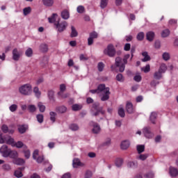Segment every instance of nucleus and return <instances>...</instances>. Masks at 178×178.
<instances>
[{"label": "nucleus", "mask_w": 178, "mask_h": 178, "mask_svg": "<svg viewBox=\"0 0 178 178\" xmlns=\"http://www.w3.org/2000/svg\"><path fill=\"white\" fill-rule=\"evenodd\" d=\"M92 108L90 112L92 116H95L98 121L102 120L105 116V110L104 107H99V103H95L92 104Z\"/></svg>", "instance_id": "1"}, {"label": "nucleus", "mask_w": 178, "mask_h": 178, "mask_svg": "<svg viewBox=\"0 0 178 178\" xmlns=\"http://www.w3.org/2000/svg\"><path fill=\"white\" fill-rule=\"evenodd\" d=\"M97 91L99 92H104L103 96L101 97V101L105 102L109 99V95H111L110 88H106L105 84L102 83L97 86Z\"/></svg>", "instance_id": "2"}, {"label": "nucleus", "mask_w": 178, "mask_h": 178, "mask_svg": "<svg viewBox=\"0 0 178 178\" xmlns=\"http://www.w3.org/2000/svg\"><path fill=\"white\" fill-rule=\"evenodd\" d=\"M33 87L30 83H26L19 88V91L22 95H31Z\"/></svg>", "instance_id": "3"}, {"label": "nucleus", "mask_w": 178, "mask_h": 178, "mask_svg": "<svg viewBox=\"0 0 178 178\" xmlns=\"http://www.w3.org/2000/svg\"><path fill=\"white\" fill-rule=\"evenodd\" d=\"M54 26L58 33H63V31H65L67 28L68 24L66 21H63L61 22H59L58 21L54 23Z\"/></svg>", "instance_id": "4"}, {"label": "nucleus", "mask_w": 178, "mask_h": 178, "mask_svg": "<svg viewBox=\"0 0 178 178\" xmlns=\"http://www.w3.org/2000/svg\"><path fill=\"white\" fill-rule=\"evenodd\" d=\"M104 55H107L110 58H113L116 55V50L113 44H108L107 48L104 50Z\"/></svg>", "instance_id": "5"}, {"label": "nucleus", "mask_w": 178, "mask_h": 178, "mask_svg": "<svg viewBox=\"0 0 178 178\" xmlns=\"http://www.w3.org/2000/svg\"><path fill=\"white\" fill-rule=\"evenodd\" d=\"M11 149L8 147V145H3L0 148V152L2 154V156L4 158H8L9 156V154H10Z\"/></svg>", "instance_id": "6"}, {"label": "nucleus", "mask_w": 178, "mask_h": 178, "mask_svg": "<svg viewBox=\"0 0 178 178\" xmlns=\"http://www.w3.org/2000/svg\"><path fill=\"white\" fill-rule=\"evenodd\" d=\"M89 126H91L92 127H93V129H92V133H94V134H98V133L101 131V127H99V124H98V123L94 121H90L89 122Z\"/></svg>", "instance_id": "7"}, {"label": "nucleus", "mask_w": 178, "mask_h": 178, "mask_svg": "<svg viewBox=\"0 0 178 178\" xmlns=\"http://www.w3.org/2000/svg\"><path fill=\"white\" fill-rule=\"evenodd\" d=\"M22 55H23V53L22 51H19V49H17V48H15L13 50V60H15L16 62H17L18 60H20V58Z\"/></svg>", "instance_id": "8"}, {"label": "nucleus", "mask_w": 178, "mask_h": 178, "mask_svg": "<svg viewBox=\"0 0 178 178\" xmlns=\"http://www.w3.org/2000/svg\"><path fill=\"white\" fill-rule=\"evenodd\" d=\"M98 38V33L93 31L89 34V38H88V45L91 46L94 44V40Z\"/></svg>", "instance_id": "9"}, {"label": "nucleus", "mask_w": 178, "mask_h": 178, "mask_svg": "<svg viewBox=\"0 0 178 178\" xmlns=\"http://www.w3.org/2000/svg\"><path fill=\"white\" fill-rule=\"evenodd\" d=\"M143 133L146 138H152L154 137V134L151 132V128L149 127H145L143 130Z\"/></svg>", "instance_id": "10"}, {"label": "nucleus", "mask_w": 178, "mask_h": 178, "mask_svg": "<svg viewBox=\"0 0 178 178\" xmlns=\"http://www.w3.org/2000/svg\"><path fill=\"white\" fill-rule=\"evenodd\" d=\"M72 166L73 168H79V166H84V163L80 161V159L75 158L72 161Z\"/></svg>", "instance_id": "11"}, {"label": "nucleus", "mask_w": 178, "mask_h": 178, "mask_svg": "<svg viewBox=\"0 0 178 178\" xmlns=\"http://www.w3.org/2000/svg\"><path fill=\"white\" fill-rule=\"evenodd\" d=\"M16 148H23V149H27V145H24L22 141H17L14 143V146Z\"/></svg>", "instance_id": "12"}, {"label": "nucleus", "mask_w": 178, "mask_h": 178, "mask_svg": "<svg viewBox=\"0 0 178 178\" xmlns=\"http://www.w3.org/2000/svg\"><path fill=\"white\" fill-rule=\"evenodd\" d=\"M126 111L128 113H134V108H133V104H131V102L127 103Z\"/></svg>", "instance_id": "13"}, {"label": "nucleus", "mask_w": 178, "mask_h": 178, "mask_svg": "<svg viewBox=\"0 0 178 178\" xmlns=\"http://www.w3.org/2000/svg\"><path fill=\"white\" fill-rule=\"evenodd\" d=\"M47 97L49 101L55 102V92H54V90H49L47 92Z\"/></svg>", "instance_id": "14"}, {"label": "nucleus", "mask_w": 178, "mask_h": 178, "mask_svg": "<svg viewBox=\"0 0 178 178\" xmlns=\"http://www.w3.org/2000/svg\"><path fill=\"white\" fill-rule=\"evenodd\" d=\"M5 141L6 144H8V145H11V147H13L15 145V138H12L11 136L6 138Z\"/></svg>", "instance_id": "15"}, {"label": "nucleus", "mask_w": 178, "mask_h": 178, "mask_svg": "<svg viewBox=\"0 0 178 178\" xmlns=\"http://www.w3.org/2000/svg\"><path fill=\"white\" fill-rule=\"evenodd\" d=\"M155 37V33L153 31H149L146 33V38L147 41H154V38Z\"/></svg>", "instance_id": "16"}, {"label": "nucleus", "mask_w": 178, "mask_h": 178, "mask_svg": "<svg viewBox=\"0 0 178 178\" xmlns=\"http://www.w3.org/2000/svg\"><path fill=\"white\" fill-rule=\"evenodd\" d=\"M22 170H24V168H19L18 170L15 171V177L17 178L23 177Z\"/></svg>", "instance_id": "17"}, {"label": "nucleus", "mask_w": 178, "mask_h": 178, "mask_svg": "<svg viewBox=\"0 0 178 178\" xmlns=\"http://www.w3.org/2000/svg\"><path fill=\"white\" fill-rule=\"evenodd\" d=\"M170 175L172 177H176L178 176V170L175 168L170 167Z\"/></svg>", "instance_id": "18"}, {"label": "nucleus", "mask_w": 178, "mask_h": 178, "mask_svg": "<svg viewBox=\"0 0 178 178\" xmlns=\"http://www.w3.org/2000/svg\"><path fill=\"white\" fill-rule=\"evenodd\" d=\"M77 35H79V32H77V30H76V27L71 26L70 37L72 38H74L75 37H77Z\"/></svg>", "instance_id": "19"}, {"label": "nucleus", "mask_w": 178, "mask_h": 178, "mask_svg": "<svg viewBox=\"0 0 178 178\" xmlns=\"http://www.w3.org/2000/svg\"><path fill=\"white\" fill-rule=\"evenodd\" d=\"M56 111L58 113H65L67 111V108L65 106H60L56 108Z\"/></svg>", "instance_id": "20"}, {"label": "nucleus", "mask_w": 178, "mask_h": 178, "mask_svg": "<svg viewBox=\"0 0 178 178\" xmlns=\"http://www.w3.org/2000/svg\"><path fill=\"white\" fill-rule=\"evenodd\" d=\"M142 56L144 57L142 59V62H148V61L151 60V56H149V55H148V52H147V51L143 52Z\"/></svg>", "instance_id": "21"}, {"label": "nucleus", "mask_w": 178, "mask_h": 178, "mask_svg": "<svg viewBox=\"0 0 178 178\" xmlns=\"http://www.w3.org/2000/svg\"><path fill=\"white\" fill-rule=\"evenodd\" d=\"M156 118H158V113H156V112H152L149 116V119L153 124H155V120H156Z\"/></svg>", "instance_id": "22"}, {"label": "nucleus", "mask_w": 178, "mask_h": 178, "mask_svg": "<svg viewBox=\"0 0 178 178\" xmlns=\"http://www.w3.org/2000/svg\"><path fill=\"white\" fill-rule=\"evenodd\" d=\"M26 161H24V159H20V158H17L13 160V163H15V165H24Z\"/></svg>", "instance_id": "23"}, {"label": "nucleus", "mask_w": 178, "mask_h": 178, "mask_svg": "<svg viewBox=\"0 0 178 178\" xmlns=\"http://www.w3.org/2000/svg\"><path fill=\"white\" fill-rule=\"evenodd\" d=\"M61 17L64 19V20H67V19L70 17V14H69V11H67V10H64L61 13Z\"/></svg>", "instance_id": "24"}, {"label": "nucleus", "mask_w": 178, "mask_h": 178, "mask_svg": "<svg viewBox=\"0 0 178 178\" xmlns=\"http://www.w3.org/2000/svg\"><path fill=\"white\" fill-rule=\"evenodd\" d=\"M130 147V142L129 140H124L121 143L122 149H127Z\"/></svg>", "instance_id": "25"}, {"label": "nucleus", "mask_w": 178, "mask_h": 178, "mask_svg": "<svg viewBox=\"0 0 178 178\" xmlns=\"http://www.w3.org/2000/svg\"><path fill=\"white\" fill-rule=\"evenodd\" d=\"M12 159H16L19 156V153L16 150H10L9 156Z\"/></svg>", "instance_id": "26"}, {"label": "nucleus", "mask_w": 178, "mask_h": 178, "mask_svg": "<svg viewBox=\"0 0 178 178\" xmlns=\"http://www.w3.org/2000/svg\"><path fill=\"white\" fill-rule=\"evenodd\" d=\"M170 35V31L169 29H164L161 31V37L163 38H166Z\"/></svg>", "instance_id": "27"}, {"label": "nucleus", "mask_w": 178, "mask_h": 178, "mask_svg": "<svg viewBox=\"0 0 178 178\" xmlns=\"http://www.w3.org/2000/svg\"><path fill=\"white\" fill-rule=\"evenodd\" d=\"M162 72L158 70L157 72H155L154 74V78L156 80H161L162 79Z\"/></svg>", "instance_id": "28"}, {"label": "nucleus", "mask_w": 178, "mask_h": 178, "mask_svg": "<svg viewBox=\"0 0 178 178\" xmlns=\"http://www.w3.org/2000/svg\"><path fill=\"white\" fill-rule=\"evenodd\" d=\"M56 17H58V14L53 13L51 17L48 18L49 23H55L56 22Z\"/></svg>", "instance_id": "29"}, {"label": "nucleus", "mask_w": 178, "mask_h": 178, "mask_svg": "<svg viewBox=\"0 0 178 178\" xmlns=\"http://www.w3.org/2000/svg\"><path fill=\"white\" fill-rule=\"evenodd\" d=\"M38 108H39L40 112L44 113L45 112V105L42 102L38 103Z\"/></svg>", "instance_id": "30"}, {"label": "nucleus", "mask_w": 178, "mask_h": 178, "mask_svg": "<svg viewBox=\"0 0 178 178\" xmlns=\"http://www.w3.org/2000/svg\"><path fill=\"white\" fill-rule=\"evenodd\" d=\"M127 166L128 168H135L138 166V163L137 161H129L127 163Z\"/></svg>", "instance_id": "31"}, {"label": "nucleus", "mask_w": 178, "mask_h": 178, "mask_svg": "<svg viewBox=\"0 0 178 178\" xmlns=\"http://www.w3.org/2000/svg\"><path fill=\"white\" fill-rule=\"evenodd\" d=\"M136 148H137L138 153L141 154L144 152L145 149V146L144 145H137Z\"/></svg>", "instance_id": "32"}, {"label": "nucleus", "mask_w": 178, "mask_h": 178, "mask_svg": "<svg viewBox=\"0 0 178 178\" xmlns=\"http://www.w3.org/2000/svg\"><path fill=\"white\" fill-rule=\"evenodd\" d=\"M44 6H52L54 5V0H42Z\"/></svg>", "instance_id": "33"}, {"label": "nucleus", "mask_w": 178, "mask_h": 178, "mask_svg": "<svg viewBox=\"0 0 178 178\" xmlns=\"http://www.w3.org/2000/svg\"><path fill=\"white\" fill-rule=\"evenodd\" d=\"M50 115V120H51V122H53V123H55L56 120V113L54 112V111H51L49 113Z\"/></svg>", "instance_id": "34"}, {"label": "nucleus", "mask_w": 178, "mask_h": 178, "mask_svg": "<svg viewBox=\"0 0 178 178\" xmlns=\"http://www.w3.org/2000/svg\"><path fill=\"white\" fill-rule=\"evenodd\" d=\"M40 50L42 52H48V45L47 44H40Z\"/></svg>", "instance_id": "35"}, {"label": "nucleus", "mask_w": 178, "mask_h": 178, "mask_svg": "<svg viewBox=\"0 0 178 178\" xmlns=\"http://www.w3.org/2000/svg\"><path fill=\"white\" fill-rule=\"evenodd\" d=\"M166 70H168V67L166 66V64L162 63L160 65L159 71H160L161 73H165V72H166Z\"/></svg>", "instance_id": "36"}, {"label": "nucleus", "mask_w": 178, "mask_h": 178, "mask_svg": "<svg viewBox=\"0 0 178 178\" xmlns=\"http://www.w3.org/2000/svg\"><path fill=\"white\" fill-rule=\"evenodd\" d=\"M123 165V159L122 158H118L115 160V166L117 168H120Z\"/></svg>", "instance_id": "37"}, {"label": "nucleus", "mask_w": 178, "mask_h": 178, "mask_svg": "<svg viewBox=\"0 0 178 178\" xmlns=\"http://www.w3.org/2000/svg\"><path fill=\"white\" fill-rule=\"evenodd\" d=\"M33 92L35 97H37V98H40V97H41V91H40V89L38 88V87H35L33 88Z\"/></svg>", "instance_id": "38"}, {"label": "nucleus", "mask_w": 178, "mask_h": 178, "mask_svg": "<svg viewBox=\"0 0 178 178\" xmlns=\"http://www.w3.org/2000/svg\"><path fill=\"white\" fill-rule=\"evenodd\" d=\"M118 115L120 118H124L126 116V113H124V108L123 107H120L118 108Z\"/></svg>", "instance_id": "39"}, {"label": "nucleus", "mask_w": 178, "mask_h": 178, "mask_svg": "<svg viewBox=\"0 0 178 178\" xmlns=\"http://www.w3.org/2000/svg\"><path fill=\"white\" fill-rule=\"evenodd\" d=\"M25 55L28 58H31V56H33V49L31 48H28L25 51Z\"/></svg>", "instance_id": "40"}, {"label": "nucleus", "mask_w": 178, "mask_h": 178, "mask_svg": "<svg viewBox=\"0 0 178 178\" xmlns=\"http://www.w3.org/2000/svg\"><path fill=\"white\" fill-rule=\"evenodd\" d=\"M66 91V86L65 84H61L60 86V92H58V95H62L63 92Z\"/></svg>", "instance_id": "41"}, {"label": "nucleus", "mask_w": 178, "mask_h": 178, "mask_svg": "<svg viewBox=\"0 0 178 178\" xmlns=\"http://www.w3.org/2000/svg\"><path fill=\"white\" fill-rule=\"evenodd\" d=\"M145 34L144 32H140L138 33L136 38L138 41H143L144 40Z\"/></svg>", "instance_id": "42"}, {"label": "nucleus", "mask_w": 178, "mask_h": 178, "mask_svg": "<svg viewBox=\"0 0 178 178\" xmlns=\"http://www.w3.org/2000/svg\"><path fill=\"white\" fill-rule=\"evenodd\" d=\"M106 6H108V0H101L100 8H102V9H105Z\"/></svg>", "instance_id": "43"}, {"label": "nucleus", "mask_w": 178, "mask_h": 178, "mask_svg": "<svg viewBox=\"0 0 178 178\" xmlns=\"http://www.w3.org/2000/svg\"><path fill=\"white\" fill-rule=\"evenodd\" d=\"M116 80L117 81H120V83H123V81H124V77H123V74H117Z\"/></svg>", "instance_id": "44"}, {"label": "nucleus", "mask_w": 178, "mask_h": 178, "mask_svg": "<svg viewBox=\"0 0 178 178\" xmlns=\"http://www.w3.org/2000/svg\"><path fill=\"white\" fill-rule=\"evenodd\" d=\"M83 107L79 104H73L72 106V111H77L81 110Z\"/></svg>", "instance_id": "45"}, {"label": "nucleus", "mask_w": 178, "mask_h": 178, "mask_svg": "<svg viewBox=\"0 0 178 178\" xmlns=\"http://www.w3.org/2000/svg\"><path fill=\"white\" fill-rule=\"evenodd\" d=\"M105 67V64L102 62H99L97 64V69L99 72H104V68Z\"/></svg>", "instance_id": "46"}, {"label": "nucleus", "mask_w": 178, "mask_h": 178, "mask_svg": "<svg viewBox=\"0 0 178 178\" xmlns=\"http://www.w3.org/2000/svg\"><path fill=\"white\" fill-rule=\"evenodd\" d=\"M36 119L38 123H42L44 122V115L38 114L36 115Z\"/></svg>", "instance_id": "47"}, {"label": "nucleus", "mask_w": 178, "mask_h": 178, "mask_svg": "<svg viewBox=\"0 0 178 178\" xmlns=\"http://www.w3.org/2000/svg\"><path fill=\"white\" fill-rule=\"evenodd\" d=\"M163 60H169L170 59V54L168 52H164L162 55Z\"/></svg>", "instance_id": "48"}, {"label": "nucleus", "mask_w": 178, "mask_h": 178, "mask_svg": "<svg viewBox=\"0 0 178 178\" xmlns=\"http://www.w3.org/2000/svg\"><path fill=\"white\" fill-rule=\"evenodd\" d=\"M23 12H24V16H27V15H30V13H31V8L27 7L24 8Z\"/></svg>", "instance_id": "49"}, {"label": "nucleus", "mask_w": 178, "mask_h": 178, "mask_svg": "<svg viewBox=\"0 0 178 178\" xmlns=\"http://www.w3.org/2000/svg\"><path fill=\"white\" fill-rule=\"evenodd\" d=\"M70 130H72V131H77L79 130V125L76 124H72L70 125Z\"/></svg>", "instance_id": "50"}, {"label": "nucleus", "mask_w": 178, "mask_h": 178, "mask_svg": "<svg viewBox=\"0 0 178 178\" xmlns=\"http://www.w3.org/2000/svg\"><path fill=\"white\" fill-rule=\"evenodd\" d=\"M28 109H29V112H31L32 113L35 112V111H37V108L33 104L29 105Z\"/></svg>", "instance_id": "51"}, {"label": "nucleus", "mask_w": 178, "mask_h": 178, "mask_svg": "<svg viewBox=\"0 0 178 178\" xmlns=\"http://www.w3.org/2000/svg\"><path fill=\"white\" fill-rule=\"evenodd\" d=\"M26 130H27V128H26L24 125H22L18 127V131L21 134H24V133H26Z\"/></svg>", "instance_id": "52"}, {"label": "nucleus", "mask_w": 178, "mask_h": 178, "mask_svg": "<svg viewBox=\"0 0 178 178\" xmlns=\"http://www.w3.org/2000/svg\"><path fill=\"white\" fill-rule=\"evenodd\" d=\"M76 11L78 12V13H84L86 9L84 8V6H79L76 8Z\"/></svg>", "instance_id": "53"}, {"label": "nucleus", "mask_w": 178, "mask_h": 178, "mask_svg": "<svg viewBox=\"0 0 178 178\" xmlns=\"http://www.w3.org/2000/svg\"><path fill=\"white\" fill-rule=\"evenodd\" d=\"M120 65H122V58L117 57L115 58V65L117 66V67H119V66H120Z\"/></svg>", "instance_id": "54"}, {"label": "nucleus", "mask_w": 178, "mask_h": 178, "mask_svg": "<svg viewBox=\"0 0 178 178\" xmlns=\"http://www.w3.org/2000/svg\"><path fill=\"white\" fill-rule=\"evenodd\" d=\"M10 112H16L17 111V105L13 104L9 107Z\"/></svg>", "instance_id": "55"}, {"label": "nucleus", "mask_w": 178, "mask_h": 178, "mask_svg": "<svg viewBox=\"0 0 178 178\" xmlns=\"http://www.w3.org/2000/svg\"><path fill=\"white\" fill-rule=\"evenodd\" d=\"M142 70H143L144 73H148L149 70H151V66H149V65H147L142 69Z\"/></svg>", "instance_id": "56"}, {"label": "nucleus", "mask_w": 178, "mask_h": 178, "mask_svg": "<svg viewBox=\"0 0 178 178\" xmlns=\"http://www.w3.org/2000/svg\"><path fill=\"white\" fill-rule=\"evenodd\" d=\"M24 156L25 158H26V159H29V158H30V150L29 149H24Z\"/></svg>", "instance_id": "57"}, {"label": "nucleus", "mask_w": 178, "mask_h": 178, "mask_svg": "<svg viewBox=\"0 0 178 178\" xmlns=\"http://www.w3.org/2000/svg\"><path fill=\"white\" fill-rule=\"evenodd\" d=\"M134 80L135 81H136L137 83H140V81H141V80H142V77L140 76V75H136L134 77Z\"/></svg>", "instance_id": "58"}, {"label": "nucleus", "mask_w": 178, "mask_h": 178, "mask_svg": "<svg viewBox=\"0 0 178 178\" xmlns=\"http://www.w3.org/2000/svg\"><path fill=\"white\" fill-rule=\"evenodd\" d=\"M154 47L156 49H159V48H161V41L156 40L154 43Z\"/></svg>", "instance_id": "59"}, {"label": "nucleus", "mask_w": 178, "mask_h": 178, "mask_svg": "<svg viewBox=\"0 0 178 178\" xmlns=\"http://www.w3.org/2000/svg\"><path fill=\"white\" fill-rule=\"evenodd\" d=\"M1 130L2 131H3L4 133H8V131H9V128L8 127L7 125L3 124L1 127Z\"/></svg>", "instance_id": "60"}, {"label": "nucleus", "mask_w": 178, "mask_h": 178, "mask_svg": "<svg viewBox=\"0 0 178 178\" xmlns=\"http://www.w3.org/2000/svg\"><path fill=\"white\" fill-rule=\"evenodd\" d=\"M119 67V72H120V73H123V72H124L126 65H124V64H120Z\"/></svg>", "instance_id": "61"}, {"label": "nucleus", "mask_w": 178, "mask_h": 178, "mask_svg": "<svg viewBox=\"0 0 178 178\" xmlns=\"http://www.w3.org/2000/svg\"><path fill=\"white\" fill-rule=\"evenodd\" d=\"M2 168L3 170H7V171L10 170V165L9 164H4L3 165Z\"/></svg>", "instance_id": "62"}, {"label": "nucleus", "mask_w": 178, "mask_h": 178, "mask_svg": "<svg viewBox=\"0 0 178 178\" xmlns=\"http://www.w3.org/2000/svg\"><path fill=\"white\" fill-rule=\"evenodd\" d=\"M131 47V45L129 43L125 44V45L124 47V51H130Z\"/></svg>", "instance_id": "63"}, {"label": "nucleus", "mask_w": 178, "mask_h": 178, "mask_svg": "<svg viewBox=\"0 0 178 178\" xmlns=\"http://www.w3.org/2000/svg\"><path fill=\"white\" fill-rule=\"evenodd\" d=\"M72 175H70V172H67L65 174H64L61 178H71Z\"/></svg>", "instance_id": "64"}]
</instances>
